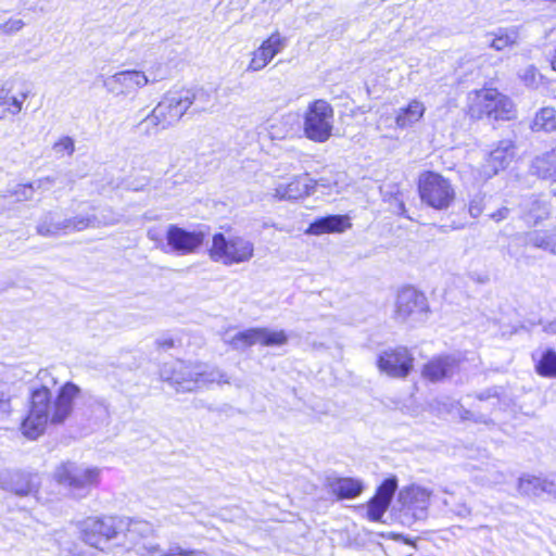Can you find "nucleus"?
I'll use <instances>...</instances> for the list:
<instances>
[{"label":"nucleus","mask_w":556,"mask_h":556,"mask_svg":"<svg viewBox=\"0 0 556 556\" xmlns=\"http://www.w3.org/2000/svg\"><path fill=\"white\" fill-rule=\"evenodd\" d=\"M56 177L47 176L40 179H37L33 182H29L30 186H34V192L36 190L46 191L49 190L56 181Z\"/></svg>","instance_id":"09e8293b"},{"label":"nucleus","mask_w":556,"mask_h":556,"mask_svg":"<svg viewBox=\"0 0 556 556\" xmlns=\"http://www.w3.org/2000/svg\"><path fill=\"white\" fill-rule=\"evenodd\" d=\"M195 390L206 387L210 383L230 384V377L219 368H212L207 370L205 366L199 364L198 372H195Z\"/></svg>","instance_id":"c85d7f7f"},{"label":"nucleus","mask_w":556,"mask_h":556,"mask_svg":"<svg viewBox=\"0 0 556 556\" xmlns=\"http://www.w3.org/2000/svg\"><path fill=\"white\" fill-rule=\"evenodd\" d=\"M286 46V39L275 33L267 38L253 53L248 71L256 72L264 68Z\"/></svg>","instance_id":"a211bd4d"},{"label":"nucleus","mask_w":556,"mask_h":556,"mask_svg":"<svg viewBox=\"0 0 556 556\" xmlns=\"http://www.w3.org/2000/svg\"><path fill=\"white\" fill-rule=\"evenodd\" d=\"M509 213H510V210L506 206H503V207L498 208L497 211L493 212L492 214H490V218L496 223H500V222L508 218Z\"/></svg>","instance_id":"864d4df0"},{"label":"nucleus","mask_w":556,"mask_h":556,"mask_svg":"<svg viewBox=\"0 0 556 556\" xmlns=\"http://www.w3.org/2000/svg\"><path fill=\"white\" fill-rule=\"evenodd\" d=\"M208 255L213 262L226 266L249 262L254 255V244L240 236L226 237L222 232L213 236Z\"/></svg>","instance_id":"423d86ee"},{"label":"nucleus","mask_w":556,"mask_h":556,"mask_svg":"<svg viewBox=\"0 0 556 556\" xmlns=\"http://www.w3.org/2000/svg\"><path fill=\"white\" fill-rule=\"evenodd\" d=\"M349 227H351V224L346 216L328 215L311 223L306 232L318 236L328 232H342Z\"/></svg>","instance_id":"b1692460"},{"label":"nucleus","mask_w":556,"mask_h":556,"mask_svg":"<svg viewBox=\"0 0 556 556\" xmlns=\"http://www.w3.org/2000/svg\"><path fill=\"white\" fill-rule=\"evenodd\" d=\"M484 194H476L469 202V214L471 217L477 218L483 211Z\"/></svg>","instance_id":"a18cd8bd"},{"label":"nucleus","mask_w":556,"mask_h":556,"mask_svg":"<svg viewBox=\"0 0 556 556\" xmlns=\"http://www.w3.org/2000/svg\"><path fill=\"white\" fill-rule=\"evenodd\" d=\"M521 78L527 85H534L536 83V70L530 65L526 67L521 74Z\"/></svg>","instance_id":"3c124183"},{"label":"nucleus","mask_w":556,"mask_h":556,"mask_svg":"<svg viewBox=\"0 0 556 556\" xmlns=\"http://www.w3.org/2000/svg\"><path fill=\"white\" fill-rule=\"evenodd\" d=\"M118 220L119 218L115 215L110 217L103 216L102 219H99L96 215L74 216L66 218L67 235L76 231H83L87 228L100 227L101 225H114Z\"/></svg>","instance_id":"bb28decb"},{"label":"nucleus","mask_w":556,"mask_h":556,"mask_svg":"<svg viewBox=\"0 0 556 556\" xmlns=\"http://www.w3.org/2000/svg\"><path fill=\"white\" fill-rule=\"evenodd\" d=\"M36 229L43 237L67 235L66 218L56 212H48L40 218Z\"/></svg>","instance_id":"a878e982"},{"label":"nucleus","mask_w":556,"mask_h":556,"mask_svg":"<svg viewBox=\"0 0 556 556\" xmlns=\"http://www.w3.org/2000/svg\"><path fill=\"white\" fill-rule=\"evenodd\" d=\"M257 343L264 346H280L288 342V336L283 330H270L268 328H256Z\"/></svg>","instance_id":"72a5a7b5"},{"label":"nucleus","mask_w":556,"mask_h":556,"mask_svg":"<svg viewBox=\"0 0 556 556\" xmlns=\"http://www.w3.org/2000/svg\"><path fill=\"white\" fill-rule=\"evenodd\" d=\"M426 108L422 102L413 100L407 106L401 108L395 116V124L399 128H408L417 123L425 114Z\"/></svg>","instance_id":"cd10ccee"},{"label":"nucleus","mask_w":556,"mask_h":556,"mask_svg":"<svg viewBox=\"0 0 556 556\" xmlns=\"http://www.w3.org/2000/svg\"><path fill=\"white\" fill-rule=\"evenodd\" d=\"M397 489V480L395 477L387 478L377 489L375 496L384 500L391 504L392 497Z\"/></svg>","instance_id":"a19ab883"},{"label":"nucleus","mask_w":556,"mask_h":556,"mask_svg":"<svg viewBox=\"0 0 556 556\" xmlns=\"http://www.w3.org/2000/svg\"><path fill=\"white\" fill-rule=\"evenodd\" d=\"M199 364L177 361L172 367L165 365L161 370V378L176 386L178 392L195 391V372Z\"/></svg>","instance_id":"dca6fc26"},{"label":"nucleus","mask_w":556,"mask_h":556,"mask_svg":"<svg viewBox=\"0 0 556 556\" xmlns=\"http://www.w3.org/2000/svg\"><path fill=\"white\" fill-rule=\"evenodd\" d=\"M429 313L426 295L415 288H403L396 298L394 318L399 321H424Z\"/></svg>","instance_id":"9d476101"},{"label":"nucleus","mask_w":556,"mask_h":556,"mask_svg":"<svg viewBox=\"0 0 556 556\" xmlns=\"http://www.w3.org/2000/svg\"><path fill=\"white\" fill-rule=\"evenodd\" d=\"M38 477L36 475L15 471L8 472L0 478L1 489L24 497L36 495L38 492Z\"/></svg>","instance_id":"f3484780"},{"label":"nucleus","mask_w":556,"mask_h":556,"mask_svg":"<svg viewBox=\"0 0 556 556\" xmlns=\"http://www.w3.org/2000/svg\"><path fill=\"white\" fill-rule=\"evenodd\" d=\"M80 388L74 382L64 383L52 402L50 387L41 386L30 393L29 408L22 421L21 431L24 437L36 440L46 430L48 422L62 425L72 414L74 400L79 395Z\"/></svg>","instance_id":"f257e3e1"},{"label":"nucleus","mask_w":556,"mask_h":556,"mask_svg":"<svg viewBox=\"0 0 556 556\" xmlns=\"http://www.w3.org/2000/svg\"><path fill=\"white\" fill-rule=\"evenodd\" d=\"M516 239L520 240L522 244L532 245L534 248L548 251L551 253L552 242L553 240H555V236H552V230H534L526 232L525 235L519 236Z\"/></svg>","instance_id":"7c9ffc66"},{"label":"nucleus","mask_w":556,"mask_h":556,"mask_svg":"<svg viewBox=\"0 0 556 556\" xmlns=\"http://www.w3.org/2000/svg\"><path fill=\"white\" fill-rule=\"evenodd\" d=\"M124 523L123 517H88L78 522L80 539L92 548V553L100 556L108 548L110 541L121 538Z\"/></svg>","instance_id":"7ed1b4c3"},{"label":"nucleus","mask_w":556,"mask_h":556,"mask_svg":"<svg viewBox=\"0 0 556 556\" xmlns=\"http://www.w3.org/2000/svg\"><path fill=\"white\" fill-rule=\"evenodd\" d=\"M533 131L552 132L556 130V110L552 106H545L535 113L531 124Z\"/></svg>","instance_id":"c756f323"},{"label":"nucleus","mask_w":556,"mask_h":556,"mask_svg":"<svg viewBox=\"0 0 556 556\" xmlns=\"http://www.w3.org/2000/svg\"><path fill=\"white\" fill-rule=\"evenodd\" d=\"M535 370L542 377L556 378V352L551 349L543 352L536 361Z\"/></svg>","instance_id":"e433bc0d"},{"label":"nucleus","mask_w":556,"mask_h":556,"mask_svg":"<svg viewBox=\"0 0 556 556\" xmlns=\"http://www.w3.org/2000/svg\"><path fill=\"white\" fill-rule=\"evenodd\" d=\"M154 116L155 110L153 109L152 112L137 125L138 130L147 136L155 135L160 130H163L164 128L161 126V123H159Z\"/></svg>","instance_id":"ea45409f"},{"label":"nucleus","mask_w":556,"mask_h":556,"mask_svg":"<svg viewBox=\"0 0 556 556\" xmlns=\"http://www.w3.org/2000/svg\"><path fill=\"white\" fill-rule=\"evenodd\" d=\"M445 493H447L448 496L443 498L444 506L448 507L450 510L458 517L466 518L470 516L471 508L465 502L456 501L454 493L447 491H445Z\"/></svg>","instance_id":"4c0bfd02"},{"label":"nucleus","mask_w":556,"mask_h":556,"mask_svg":"<svg viewBox=\"0 0 556 556\" xmlns=\"http://www.w3.org/2000/svg\"><path fill=\"white\" fill-rule=\"evenodd\" d=\"M333 110L325 100H316L308 105L304 117V132L315 142H325L332 131Z\"/></svg>","instance_id":"6e6552de"},{"label":"nucleus","mask_w":556,"mask_h":556,"mask_svg":"<svg viewBox=\"0 0 556 556\" xmlns=\"http://www.w3.org/2000/svg\"><path fill=\"white\" fill-rule=\"evenodd\" d=\"M328 489L338 500L355 498L363 492V483L353 478H334L328 480Z\"/></svg>","instance_id":"393cba45"},{"label":"nucleus","mask_w":556,"mask_h":556,"mask_svg":"<svg viewBox=\"0 0 556 556\" xmlns=\"http://www.w3.org/2000/svg\"><path fill=\"white\" fill-rule=\"evenodd\" d=\"M521 218L528 226H536L547 219L551 213V206L547 201L536 195H531L522 201Z\"/></svg>","instance_id":"5701e85b"},{"label":"nucleus","mask_w":556,"mask_h":556,"mask_svg":"<svg viewBox=\"0 0 556 556\" xmlns=\"http://www.w3.org/2000/svg\"><path fill=\"white\" fill-rule=\"evenodd\" d=\"M317 187L315 179L308 174H302L292 177L289 182L277 184L273 190L271 197L277 201H298L312 195Z\"/></svg>","instance_id":"4468645a"},{"label":"nucleus","mask_w":556,"mask_h":556,"mask_svg":"<svg viewBox=\"0 0 556 556\" xmlns=\"http://www.w3.org/2000/svg\"><path fill=\"white\" fill-rule=\"evenodd\" d=\"M156 344L159 349L167 351L174 346V340L172 338L157 339Z\"/></svg>","instance_id":"6e6d98bb"},{"label":"nucleus","mask_w":556,"mask_h":556,"mask_svg":"<svg viewBox=\"0 0 556 556\" xmlns=\"http://www.w3.org/2000/svg\"><path fill=\"white\" fill-rule=\"evenodd\" d=\"M552 236H555V240L552 242L551 253L556 255V227L552 229Z\"/></svg>","instance_id":"4d7b16f0"},{"label":"nucleus","mask_w":556,"mask_h":556,"mask_svg":"<svg viewBox=\"0 0 556 556\" xmlns=\"http://www.w3.org/2000/svg\"><path fill=\"white\" fill-rule=\"evenodd\" d=\"M518 491L526 496L539 497L548 494L556 497V481L532 475H522L518 479Z\"/></svg>","instance_id":"412c9836"},{"label":"nucleus","mask_w":556,"mask_h":556,"mask_svg":"<svg viewBox=\"0 0 556 556\" xmlns=\"http://www.w3.org/2000/svg\"><path fill=\"white\" fill-rule=\"evenodd\" d=\"M532 170L543 179L556 180V151L536 157L532 163Z\"/></svg>","instance_id":"2f4dec72"},{"label":"nucleus","mask_w":556,"mask_h":556,"mask_svg":"<svg viewBox=\"0 0 556 556\" xmlns=\"http://www.w3.org/2000/svg\"><path fill=\"white\" fill-rule=\"evenodd\" d=\"M37 379L41 381L42 386H48V380H50L51 387H54L56 384V379L51 376V372L49 369H40L37 374Z\"/></svg>","instance_id":"603ef678"},{"label":"nucleus","mask_w":556,"mask_h":556,"mask_svg":"<svg viewBox=\"0 0 556 556\" xmlns=\"http://www.w3.org/2000/svg\"><path fill=\"white\" fill-rule=\"evenodd\" d=\"M459 364L455 356L444 355L431 359L424 366L422 375L430 381H439L453 376L458 370Z\"/></svg>","instance_id":"4be33fe9"},{"label":"nucleus","mask_w":556,"mask_h":556,"mask_svg":"<svg viewBox=\"0 0 556 556\" xmlns=\"http://www.w3.org/2000/svg\"><path fill=\"white\" fill-rule=\"evenodd\" d=\"M150 83L148 76L136 70H127L118 72L103 81V87L108 92L116 96H128L136 92Z\"/></svg>","instance_id":"ddd939ff"},{"label":"nucleus","mask_w":556,"mask_h":556,"mask_svg":"<svg viewBox=\"0 0 556 556\" xmlns=\"http://www.w3.org/2000/svg\"><path fill=\"white\" fill-rule=\"evenodd\" d=\"M124 532L121 536L125 540L118 542L117 545L125 549H135L142 556H155L160 552V546L156 543L146 541L153 532V526L146 520H134L125 518Z\"/></svg>","instance_id":"1a4fd4ad"},{"label":"nucleus","mask_w":556,"mask_h":556,"mask_svg":"<svg viewBox=\"0 0 556 556\" xmlns=\"http://www.w3.org/2000/svg\"><path fill=\"white\" fill-rule=\"evenodd\" d=\"M205 233L201 230L189 231L176 225H170L166 232V240L172 251L179 255L194 253L204 242Z\"/></svg>","instance_id":"2eb2a0df"},{"label":"nucleus","mask_w":556,"mask_h":556,"mask_svg":"<svg viewBox=\"0 0 556 556\" xmlns=\"http://www.w3.org/2000/svg\"><path fill=\"white\" fill-rule=\"evenodd\" d=\"M12 193L17 201L30 200L34 197V186H30L29 184L18 185Z\"/></svg>","instance_id":"37998d69"},{"label":"nucleus","mask_w":556,"mask_h":556,"mask_svg":"<svg viewBox=\"0 0 556 556\" xmlns=\"http://www.w3.org/2000/svg\"><path fill=\"white\" fill-rule=\"evenodd\" d=\"M54 478L59 484L68 490L72 496L83 498L98 486L100 469L66 462L55 469Z\"/></svg>","instance_id":"20e7f679"},{"label":"nucleus","mask_w":556,"mask_h":556,"mask_svg":"<svg viewBox=\"0 0 556 556\" xmlns=\"http://www.w3.org/2000/svg\"><path fill=\"white\" fill-rule=\"evenodd\" d=\"M224 341L233 350L244 351L245 349L257 343L256 328H249L247 330L237 332L232 337H225Z\"/></svg>","instance_id":"473e14b6"},{"label":"nucleus","mask_w":556,"mask_h":556,"mask_svg":"<svg viewBox=\"0 0 556 556\" xmlns=\"http://www.w3.org/2000/svg\"><path fill=\"white\" fill-rule=\"evenodd\" d=\"M417 187L421 202L437 211L447 210L456 197L452 182L432 170L419 175Z\"/></svg>","instance_id":"39448f33"},{"label":"nucleus","mask_w":556,"mask_h":556,"mask_svg":"<svg viewBox=\"0 0 556 556\" xmlns=\"http://www.w3.org/2000/svg\"><path fill=\"white\" fill-rule=\"evenodd\" d=\"M518 31L516 28H501L490 42V47L496 51L513 47L518 42Z\"/></svg>","instance_id":"f704fd0d"},{"label":"nucleus","mask_w":556,"mask_h":556,"mask_svg":"<svg viewBox=\"0 0 556 556\" xmlns=\"http://www.w3.org/2000/svg\"><path fill=\"white\" fill-rule=\"evenodd\" d=\"M206 98L208 94L203 89L170 91L154 108V118L161 123L163 128H169L182 117L192 104H194V112L204 111Z\"/></svg>","instance_id":"f03ea898"},{"label":"nucleus","mask_w":556,"mask_h":556,"mask_svg":"<svg viewBox=\"0 0 556 556\" xmlns=\"http://www.w3.org/2000/svg\"><path fill=\"white\" fill-rule=\"evenodd\" d=\"M11 410V395L0 390V420L8 418Z\"/></svg>","instance_id":"49530a36"},{"label":"nucleus","mask_w":556,"mask_h":556,"mask_svg":"<svg viewBox=\"0 0 556 556\" xmlns=\"http://www.w3.org/2000/svg\"><path fill=\"white\" fill-rule=\"evenodd\" d=\"M515 157V144L511 140H502L498 146L490 152L484 165V173L490 177L505 169Z\"/></svg>","instance_id":"aec40b11"},{"label":"nucleus","mask_w":556,"mask_h":556,"mask_svg":"<svg viewBox=\"0 0 556 556\" xmlns=\"http://www.w3.org/2000/svg\"><path fill=\"white\" fill-rule=\"evenodd\" d=\"M414 356L404 346L381 352L377 359L379 370L391 378H405L413 369Z\"/></svg>","instance_id":"f8f14e48"},{"label":"nucleus","mask_w":556,"mask_h":556,"mask_svg":"<svg viewBox=\"0 0 556 556\" xmlns=\"http://www.w3.org/2000/svg\"><path fill=\"white\" fill-rule=\"evenodd\" d=\"M317 182V186L321 187H329L330 184L326 178H319L318 180H315Z\"/></svg>","instance_id":"13d9d810"},{"label":"nucleus","mask_w":556,"mask_h":556,"mask_svg":"<svg viewBox=\"0 0 556 556\" xmlns=\"http://www.w3.org/2000/svg\"><path fill=\"white\" fill-rule=\"evenodd\" d=\"M431 492L425 488L412 485L400 491L397 502L403 517L424 520L428 516Z\"/></svg>","instance_id":"9b49d317"},{"label":"nucleus","mask_w":556,"mask_h":556,"mask_svg":"<svg viewBox=\"0 0 556 556\" xmlns=\"http://www.w3.org/2000/svg\"><path fill=\"white\" fill-rule=\"evenodd\" d=\"M25 23L18 18H10L3 24H0V34L12 35L17 33L24 27Z\"/></svg>","instance_id":"79ce46f5"},{"label":"nucleus","mask_w":556,"mask_h":556,"mask_svg":"<svg viewBox=\"0 0 556 556\" xmlns=\"http://www.w3.org/2000/svg\"><path fill=\"white\" fill-rule=\"evenodd\" d=\"M53 150L56 153L67 152L68 155H72L75 151V143L71 137H63L58 142L54 143Z\"/></svg>","instance_id":"c03bdc74"},{"label":"nucleus","mask_w":556,"mask_h":556,"mask_svg":"<svg viewBox=\"0 0 556 556\" xmlns=\"http://www.w3.org/2000/svg\"><path fill=\"white\" fill-rule=\"evenodd\" d=\"M551 65H552V68L556 72V49L553 52V55L551 59Z\"/></svg>","instance_id":"bf43d9fd"},{"label":"nucleus","mask_w":556,"mask_h":556,"mask_svg":"<svg viewBox=\"0 0 556 556\" xmlns=\"http://www.w3.org/2000/svg\"><path fill=\"white\" fill-rule=\"evenodd\" d=\"M463 418L464 419H473L476 422H483V424H489L491 421L490 418L483 416V415H479L478 417H473V414L470 412V410H465L464 412V415H463Z\"/></svg>","instance_id":"5fc2aeb1"},{"label":"nucleus","mask_w":556,"mask_h":556,"mask_svg":"<svg viewBox=\"0 0 556 556\" xmlns=\"http://www.w3.org/2000/svg\"><path fill=\"white\" fill-rule=\"evenodd\" d=\"M390 503L381 500L377 496H374L368 503L367 515L371 521H380L387 509L389 508Z\"/></svg>","instance_id":"58836bf2"},{"label":"nucleus","mask_w":556,"mask_h":556,"mask_svg":"<svg viewBox=\"0 0 556 556\" xmlns=\"http://www.w3.org/2000/svg\"><path fill=\"white\" fill-rule=\"evenodd\" d=\"M500 388L497 387H493V388H490V389H486L480 393L477 394V399L479 401H488V400H495L492 405H495L497 404L498 402V397H500V392H498Z\"/></svg>","instance_id":"8fccbe9b"},{"label":"nucleus","mask_w":556,"mask_h":556,"mask_svg":"<svg viewBox=\"0 0 556 556\" xmlns=\"http://www.w3.org/2000/svg\"><path fill=\"white\" fill-rule=\"evenodd\" d=\"M14 83L8 80L0 87V119L4 117L5 113L16 115L23 109L24 101L29 97L30 89L24 86L17 96L12 94Z\"/></svg>","instance_id":"6ab92c4d"},{"label":"nucleus","mask_w":556,"mask_h":556,"mask_svg":"<svg viewBox=\"0 0 556 556\" xmlns=\"http://www.w3.org/2000/svg\"><path fill=\"white\" fill-rule=\"evenodd\" d=\"M56 541L60 548V556H97L92 552L87 554L80 544L71 539L66 533H60Z\"/></svg>","instance_id":"c9c22d12"},{"label":"nucleus","mask_w":556,"mask_h":556,"mask_svg":"<svg viewBox=\"0 0 556 556\" xmlns=\"http://www.w3.org/2000/svg\"><path fill=\"white\" fill-rule=\"evenodd\" d=\"M475 118L508 121L514 116L513 102L496 89H485L477 92L470 109Z\"/></svg>","instance_id":"0eeeda50"},{"label":"nucleus","mask_w":556,"mask_h":556,"mask_svg":"<svg viewBox=\"0 0 556 556\" xmlns=\"http://www.w3.org/2000/svg\"><path fill=\"white\" fill-rule=\"evenodd\" d=\"M160 556H210L202 551H188L180 546H173L166 553Z\"/></svg>","instance_id":"de8ad7c7"}]
</instances>
